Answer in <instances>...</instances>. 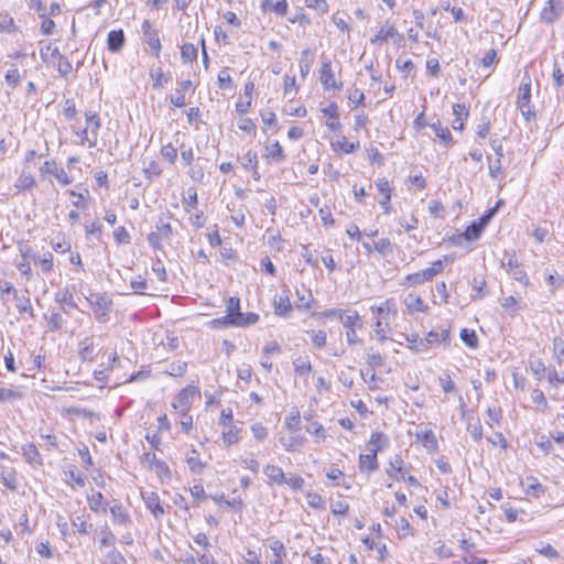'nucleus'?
Here are the masks:
<instances>
[{
  "instance_id": "13d9d810",
  "label": "nucleus",
  "mask_w": 564,
  "mask_h": 564,
  "mask_svg": "<svg viewBox=\"0 0 564 564\" xmlns=\"http://www.w3.org/2000/svg\"><path fill=\"white\" fill-rule=\"evenodd\" d=\"M72 525L76 528L77 532L80 534H87L91 524L88 523L84 516H76L72 519Z\"/></svg>"
},
{
  "instance_id": "f3484780",
  "label": "nucleus",
  "mask_w": 564,
  "mask_h": 564,
  "mask_svg": "<svg viewBox=\"0 0 564 564\" xmlns=\"http://www.w3.org/2000/svg\"><path fill=\"white\" fill-rule=\"evenodd\" d=\"M376 453L369 452L368 454L359 455V469L364 474H371L379 468V462Z\"/></svg>"
},
{
  "instance_id": "603ef678",
  "label": "nucleus",
  "mask_w": 564,
  "mask_h": 564,
  "mask_svg": "<svg viewBox=\"0 0 564 564\" xmlns=\"http://www.w3.org/2000/svg\"><path fill=\"white\" fill-rule=\"evenodd\" d=\"M508 273L513 280L518 281L523 286L530 285V280L528 278L525 270L522 268V265L509 271Z\"/></svg>"
},
{
  "instance_id": "338daca9",
  "label": "nucleus",
  "mask_w": 564,
  "mask_h": 564,
  "mask_svg": "<svg viewBox=\"0 0 564 564\" xmlns=\"http://www.w3.org/2000/svg\"><path fill=\"white\" fill-rule=\"evenodd\" d=\"M553 351L558 364L564 362V339L555 337L553 339Z\"/></svg>"
},
{
  "instance_id": "0e129e2a",
  "label": "nucleus",
  "mask_w": 564,
  "mask_h": 564,
  "mask_svg": "<svg viewBox=\"0 0 564 564\" xmlns=\"http://www.w3.org/2000/svg\"><path fill=\"white\" fill-rule=\"evenodd\" d=\"M259 321V315L256 313H242L241 318L236 322V327H247L254 325Z\"/></svg>"
},
{
  "instance_id": "9d476101",
  "label": "nucleus",
  "mask_w": 564,
  "mask_h": 564,
  "mask_svg": "<svg viewBox=\"0 0 564 564\" xmlns=\"http://www.w3.org/2000/svg\"><path fill=\"white\" fill-rule=\"evenodd\" d=\"M490 147L495 152V160L489 159V175L492 178H498L502 173L501 160L503 158V149L502 143L498 139H494L490 141Z\"/></svg>"
},
{
  "instance_id": "4468645a",
  "label": "nucleus",
  "mask_w": 564,
  "mask_h": 564,
  "mask_svg": "<svg viewBox=\"0 0 564 564\" xmlns=\"http://www.w3.org/2000/svg\"><path fill=\"white\" fill-rule=\"evenodd\" d=\"M112 522L117 525H127L131 522L128 510L118 500L113 501V505L109 508Z\"/></svg>"
},
{
  "instance_id": "7ed1b4c3",
  "label": "nucleus",
  "mask_w": 564,
  "mask_h": 564,
  "mask_svg": "<svg viewBox=\"0 0 564 564\" xmlns=\"http://www.w3.org/2000/svg\"><path fill=\"white\" fill-rule=\"evenodd\" d=\"M443 269H444V261L436 260L432 263V265L430 268L417 271L415 273L408 274L405 276V281L410 285L422 284L425 281L432 280L435 275L441 273L443 271Z\"/></svg>"
},
{
  "instance_id": "39448f33",
  "label": "nucleus",
  "mask_w": 564,
  "mask_h": 564,
  "mask_svg": "<svg viewBox=\"0 0 564 564\" xmlns=\"http://www.w3.org/2000/svg\"><path fill=\"white\" fill-rule=\"evenodd\" d=\"M449 339V330L442 329L441 332L431 330L426 338L420 339L417 345L409 346L415 352L426 351L431 346L446 343Z\"/></svg>"
},
{
  "instance_id": "de8ad7c7",
  "label": "nucleus",
  "mask_w": 564,
  "mask_h": 564,
  "mask_svg": "<svg viewBox=\"0 0 564 564\" xmlns=\"http://www.w3.org/2000/svg\"><path fill=\"white\" fill-rule=\"evenodd\" d=\"M181 57L183 62H192L197 58V48L192 43H185L181 47Z\"/></svg>"
},
{
  "instance_id": "052dcab7",
  "label": "nucleus",
  "mask_w": 564,
  "mask_h": 564,
  "mask_svg": "<svg viewBox=\"0 0 564 564\" xmlns=\"http://www.w3.org/2000/svg\"><path fill=\"white\" fill-rule=\"evenodd\" d=\"M367 364L372 369L380 368L383 366V358L380 352L369 349L367 352Z\"/></svg>"
},
{
  "instance_id": "3c124183",
  "label": "nucleus",
  "mask_w": 564,
  "mask_h": 564,
  "mask_svg": "<svg viewBox=\"0 0 564 564\" xmlns=\"http://www.w3.org/2000/svg\"><path fill=\"white\" fill-rule=\"evenodd\" d=\"M106 564H126V558L120 551L112 547L105 555Z\"/></svg>"
},
{
  "instance_id": "774afa93",
  "label": "nucleus",
  "mask_w": 564,
  "mask_h": 564,
  "mask_svg": "<svg viewBox=\"0 0 564 564\" xmlns=\"http://www.w3.org/2000/svg\"><path fill=\"white\" fill-rule=\"evenodd\" d=\"M552 79L556 87H564V68L557 63L553 64Z\"/></svg>"
},
{
  "instance_id": "e433bc0d",
  "label": "nucleus",
  "mask_w": 564,
  "mask_h": 564,
  "mask_svg": "<svg viewBox=\"0 0 564 564\" xmlns=\"http://www.w3.org/2000/svg\"><path fill=\"white\" fill-rule=\"evenodd\" d=\"M223 440L227 446L239 442V429L232 424H229L223 430Z\"/></svg>"
},
{
  "instance_id": "8fccbe9b",
  "label": "nucleus",
  "mask_w": 564,
  "mask_h": 564,
  "mask_svg": "<svg viewBox=\"0 0 564 564\" xmlns=\"http://www.w3.org/2000/svg\"><path fill=\"white\" fill-rule=\"evenodd\" d=\"M150 76L153 80L154 88H162L169 82V78L164 75L161 67L151 69Z\"/></svg>"
},
{
  "instance_id": "dca6fc26",
  "label": "nucleus",
  "mask_w": 564,
  "mask_h": 564,
  "mask_svg": "<svg viewBox=\"0 0 564 564\" xmlns=\"http://www.w3.org/2000/svg\"><path fill=\"white\" fill-rule=\"evenodd\" d=\"M242 312L240 311V300L236 296H230L226 303V315L231 326L236 327V322L241 318Z\"/></svg>"
},
{
  "instance_id": "a19ab883",
  "label": "nucleus",
  "mask_w": 564,
  "mask_h": 564,
  "mask_svg": "<svg viewBox=\"0 0 564 564\" xmlns=\"http://www.w3.org/2000/svg\"><path fill=\"white\" fill-rule=\"evenodd\" d=\"M36 184L35 182V178L33 175L31 174H25V173H22L17 182H15V187L19 189V191H29L31 189L32 187H34Z\"/></svg>"
},
{
  "instance_id": "6e6d98bb",
  "label": "nucleus",
  "mask_w": 564,
  "mask_h": 564,
  "mask_svg": "<svg viewBox=\"0 0 564 564\" xmlns=\"http://www.w3.org/2000/svg\"><path fill=\"white\" fill-rule=\"evenodd\" d=\"M314 347L322 349L326 345V333L324 330H308Z\"/></svg>"
},
{
  "instance_id": "ddd939ff",
  "label": "nucleus",
  "mask_w": 564,
  "mask_h": 564,
  "mask_svg": "<svg viewBox=\"0 0 564 564\" xmlns=\"http://www.w3.org/2000/svg\"><path fill=\"white\" fill-rule=\"evenodd\" d=\"M54 300L56 303L62 305V310L66 314L70 313V308H77V304L74 301L73 292L68 286L59 289L54 294Z\"/></svg>"
},
{
  "instance_id": "aec40b11",
  "label": "nucleus",
  "mask_w": 564,
  "mask_h": 564,
  "mask_svg": "<svg viewBox=\"0 0 564 564\" xmlns=\"http://www.w3.org/2000/svg\"><path fill=\"white\" fill-rule=\"evenodd\" d=\"M95 345L93 337H85L78 343V357L82 361H94Z\"/></svg>"
},
{
  "instance_id": "5701e85b",
  "label": "nucleus",
  "mask_w": 564,
  "mask_h": 564,
  "mask_svg": "<svg viewBox=\"0 0 564 564\" xmlns=\"http://www.w3.org/2000/svg\"><path fill=\"white\" fill-rule=\"evenodd\" d=\"M429 127L435 132L436 137L445 147H449L453 143L452 133L447 127H443L440 119L431 122Z\"/></svg>"
},
{
  "instance_id": "7c9ffc66",
  "label": "nucleus",
  "mask_w": 564,
  "mask_h": 564,
  "mask_svg": "<svg viewBox=\"0 0 564 564\" xmlns=\"http://www.w3.org/2000/svg\"><path fill=\"white\" fill-rule=\"evenodd\" d=\"M264 475L270 482L283 485L285 482V474L281 467L269 464L263 468Z\"/></svg>"
},
{
  "instance_id": "bf43d9fd",
  "label": "nucleus",
  "mask_w": 564,
  "mask_h": 564,
  "mask_svg": "<svg viewBox=\"0 0 564 564\" xmlns=\"http://www.w3.org/2000/svg\"><path fill=\"white\" fill-rule=\"evenodd\" d=\"M47 321V327L52 332H57L61 329L64 318L59 313H52L50 316L45 317Z\"/></svg>"
},
{
  "instance_id": "f704fd0d",
  "label": "nucleus",
  "mask_w": 564,
  "mask_h": 564,
  "mask_svg": "<svg viewBox=\"0 0 564 564\" xmlns=\"http://www.w3.org/2000/svg\"><path fill=\"white\" fill-rule=\"evenodd\" d=\"M86 117V128L88 129L90 135L97 139L98 130L100 129V119L96 112L87 111L85 113Z\"/></svg>"
},
{
  "instance_id": "c03bdc74",
  "label": "nucleus",
  "mask_w": 564,
  "mask_h": 564,
  "mask_svg": "<svg viewBox=\"0 0 564 564\" xmlns=\"http://www.w3.org/2000/svg\"><path fill=\"white\" fill-rule=\"evenodd\" d=\"M501 265H502V268L506 269L507 272H509L513 269H517L521 264L519 263L514 251H512V252L505 251V254L501 259Z\"/></svg>"
},
{
  "instance_id": "72a5a7b5",
  "label": "nucleus",
  "mask_w": 564,
  "mask_h": 564,
  "mask_svg": "<svg viewBox=\"0 0 564 564\" xmlns=\"http://www.w3.org/2000/svg\"><path fill=\"white\" fill-rule=\"evenodd\" d=\"M186 463L194 474H199L205 468V464L200 460L199 453L195 448L187 455Z\"/></svg>"
},
{
  "instance_id": "f257e3e1",
  "label": "nucleus",
  "mask_w": 564,
  "mask_h": 564,
  "mask_svg": "<svg viewBox=\"0 0 564 564\" xmlns=\"http://www.w3.org/2000/svg\"><path fill=\"white\" fill-rule=\"evenodd\" d=\"M531 77L529 73L525 72L522 77L521 85L519 86L516 101L517 108L520 110L527 122L531 121L536 116L531 105Z\"/></svg>"
},
{
  "instance_id": "79ce46f5",
  "label": "nucleus",
  "mask_w": 564,
  "mask_h": 564,
  "mask_svg": "<svg viewBox=\"0 0 564 564\" xmlns=\"http://www.w3.org/2000/svg\"><path fill=\"white\" fill-rule=\"evenodd\" d=\"M460 339L469 348H477L478 347V337H477V335H476L474 329L463 328L460 330Z\"/></svg>"
},
{
  "instance_id": "4c0bfd02",
  "label": "nucleus",
  "mask_w": 564,
  "mask_h": 564,
  "mask_svg": "<svg viewBox=\"0 0 564 564\" xmlns=\"http://www.w3.org/2000/svg\"><path fill=\"white\" fill-rule=\"evenodd\" d=\"M405 304L410 312H425L427 310V305H425V303L419 295L410 294L405 299Z\"/></svg>"
},
{
  "instance_id": "c85d7f7f",
  "label": "nucleus",
  "mask_w": 564,
  "mask_h": 564,
  "mask_svg": "<svg viewBox=\"0 0 564 564\" xmlns=\"http://www.w3.org/2000/svg\"><path fill=\"white\" fill-rule=\"evenodd\" d=\"M87 501L89 508L94 512H101L105 513L107 511L108 503L104 499V496L99 491H93L90 495L87 496Z\"/></svg>"
},
{
  "instance_id": "412c9836",
  "label": "nucleus",
  "mask_w": 564,
  "mask_h": 564,
  "mask_svg": "<svg viewBox=\"0 0 564 564\" xmlns=\"http://www.w3.org/2000/svg\"><path fill=\"white\" fill-rule=\"evenodd\" d=\"M389 445V437L382 432H375L371 434L370 440L367 444L369 452L378 454Z\"/></svg>"
},
{
  "instance_id": "a18cd8bd",
  "label": "nucleus",
  "mask_w": 564,
  "mask_h": 564,
  "mask_svg": "<svg viewBox=\"0 0 564 564\" xmlns=\"http://www.w3.org/2000/svg\"><path fill=\"white\" fill-rule=\"evenodd\" d=\"M267 156L271 158L275 162H282L285 159L283 149L278 141H275L272 145L267 147Z\"/></svg>"
},
{
  "instance_id": "423d86ee",
  "label": "nucleus",
  "mask_w": 564,
  "mask_h": 564,
  "mask_svg": "<svg viewBox=\"0 0 564 564\" xmlns=\"http://www.w3.org/2000/svg\"><path fill=\"white\" fill-rule=\"evenodd\" d=\"M90 303L95 317L100 323H106L109 319V313L111 310V301L108 300L106 294H97L95 300L87 299Z\"/></svg>"
},
{
  "instance_id": "cd10ccee",
  "label": "nucleus",
  "mask_w": 564,
  "mask_h": 564,
  "mask_svg": "<svg viewBox=\"0 0 564 564\" xmlns=\"http://www.w3.org/2000/svg\"><path fill=\"white\" fill-rule=\"evenodd\" d=\"M315 53L311 48H305L301 53L299 62L300 73L305 78L311 72L312 64L314 63Z\"/></svg>"
},
{
  "instance_id": "680f3d73",
  "label": "nucleus",
  "mask_w": 564,
  "mask_h": 564,
  "mask_svg": "<svg viewBox=\"0 0 564 564\" xmlns=\"http://www.w3.org/2000/svg\"><path fill=\"white\" fill-rule=\"evenodd\" d=\"M35 263H39L42 271L45 273L52 272L54 268L53 263V254L51 252H47L42 258L39 256L37 260L34 261Z\"/></svg>"
},
{
  "instance_id": "473e14b6",
  "label": "nucleus",
  "mask_w": 564,
  "mask_h": 564,
  "mask_svg": "<svg viewBox=\"0 0 564 564\" xmlns=\"http://www.w3.org/2000/svg\"><path fill=\"white\" fill-rule=\"evenodd\" d=\"M23 393L17 387L0 386V403L10 402L17 399H22Z\"/></svg>"
},
{
  "instance_id": "f8f14e48",
  "label": "nucleus",
  "mask_w": 564,
  "mask_h": 564,
  "mask_svg": "<svg viewBox=\"0 0 564 564\" xmlns=\"http://www.w3.org/2000/svg\"><path fill=\"white\" fill-rule=\"evenodd\" d=\"M187 91H189L192 95L195 91L192 82L189 79L178 82V87L175 95H172L170 98L172 105L177 108L184 107L186 105L185 93Z\"/></svg>"
},
{
  "instance_id": "c9c22d12",
  "label": "nucleus",
  "mask_w": 564,
  "mask_h": 564,
  "mask_svg": "<svg viewBox=\"0 0 564 564\" xmlns=\"http://www.w3.org/2000/svg\"><path fill=\"white\" fill-rule=\"evenodd\" d=\"M294 371L297 376L308 377L312 372V365L307 357H299L293 361Z\"/></svg>"
},
{
  "instance_id": "e2e57ef3",
  "label": "nucleus",
  "mask_w": 564,
  "mask_h": 564,
  "mask_svg": "<svg viewBox=\"0 0 564 564\" xmlns=\"http://www.w3.org/2000/svg\"><path fill=\"white\" fill-rule=\"evenodd\" d=\"M373 248L382 256H387L393 251L392 243L388 238L377 240Z\"/></svg>"
},
{
  "instance_id": "9b49d317",
  "label": "nucleus",
  "mask_w": 564,
  "mask_h": 564,
  "mask_svg": "<svg viewBox=\"0 0 564 564\" xmlns=\"http://www.w3.org/2000/svg\"><path fill=\"white\" fill-rule=\"evenodd\" d=\"M319 79L324 89H339L341 84H337L335 80V74L332 68V62L329 59L324 61L321 66Z\"/></svg>"
},
{
  "instance_id": "c756f323",
  "label": "nucleus",
  "mask_w": 564,
  "mask_h": 564,
  "mask_svg": "<svg viewBox=\"0 0 564 564\" xmlns=\"http://www.w3.org/2000/svg\"><path fill=\"white\" fill-rule=\"evenodd\" d=\"M292 311L291 301L288 293H282L279 299L274 301V313L278 316L286 317Z\"/></svg>"
},
{
  "instance_id": "37998d69",
  "label": "nucleus",
  "mask_w": 564,
  "mask_h": 564,
  "mask_svg": "<svg viewBox=\"0 0 564 564\" xmlns=\"http://www.w3.org/2000/svg\"><path fill=\"white\" fill-rule=\"evenodd\" d=\"M416 438L422 442L424 447L429 449H435L437 442L434 433L432 431H424L422 433L416 434Z\"/></svg>"
},
{
  "instance_id": "69168bd1",
  "label": "nucleus",
  "mask_w": 564,
  "mask_h": 564,
  "mask_svg": "<svg viewBox=\"0 0 564 564\" xmlns=\"http://www.w3.org/2000/svg\"><path fill=\"white\" fill-rule=\"evenodd\" d=\"M438 381L445 393H452L456 391V384L452 380L448 372H444L442 376H440Z\"/></svg>"
},
{
  "instance_id": "6ab92c4d",
  "label": "nucleus",
  "mask_w": 564,
  "mask_h": 564,
  "mask_svg": "<svg viewBox=\"0 0 564 564\" xmlns=\"http://www.w3.org/2000/svg\"><path fill=\"white\" fill-rule=\"evenodd\" d=\"M126 43L124 33L122 30H112L107 36V47L112 53H118L122 50Z\"/></svg>"
},
{
  "instance_id": "4d7b16f0",
  "label": "nucleus",
  "mask_w": 564,
  "mask_h": 564,
  "mask_svg": "<svg viewBox=\"0 0 564 564\" xmlns=\"http://www.w3.org/2000/svg\"><path fill=\"white\" fill-rule=\"evenodd\" d=\"M485 285H486V282L484 279H477V278L474 279V284H473L474 293L471 294L473 301L484 299L487 295V292L484 290Z\"/></svg>"
},
{
  "instance_id": "20e7f679",
  "label": "nucleus",
  "mask_w": 564,
  "mask_h": 564,
  "mask_svg": "<svg viewBox=\"0 0 564 564\" xmlns=\"http://www.w3.org/2000/svg\"><path fill=\"white\" fill-rule=\"evenodd\" d=\"M387 474L390 478L394 480H404L413 486L420 485L419 480L414 476L408 475V473L403 469V459L401 458L400 455H395L393 458L389 460Z\"/></svg>"
},
{
  "instance_id": "a878e982",
  "label": "nucleus",
  "mask_w": 564,
  "mask_h": 564,
  "mask_svg": "<svg viewBox=\"0 0 564 564\" xmlns=\"http://www.w3.org/2000/svg\"><path fill=\"white\" fill-rule=\"evenodd\" d=\"M453 113L455 119L453 120L452 128L462 131L464 129V119L469 115L468 108L464 104H455L453 106Z\"/></svg>"
},
{
  "instance_id": "f03ea898",
  "label": "nucleus",
  "mask_w": 564,
  "mask_h": 564,
  "mask_svg": "<svg viewBox=\"0 0 564 564\" xmlns=\"http://www.w3.org/2000/svg\"><path fill=\"white\" fill-rule=\"evenodd\" d=\"M340 322L346 328V339L348 345H355L360 343V338L357 335L356 329L361 328V318L358 312L340 313Z\"/></svg>"
},
{
  "instance_id": "6e6552de",
  "label": "nucleus",
  "mask_w": 564,
  "mask_h": 564,
  "mask_svg": "<svg viewBox=\"0 0 564 564\" xmlns=\"http://www.w3.org/2000/svg\"><path fill=\"white\" fill-rule=\"evenodd\" d=\"M40 172L42 175H53L62 185H69L73 182V177H70L67 172L63 167H59L53 160L45 161L40 167Z\"/></svg>"
},
{
  "instance_id": "5fc2aeb1",
  "label": "nucleus",
  "mask_w": 564,
  "mask_h": 564,
  "mask_svg": "<svg viewBox=\"0 0 564 564\" xmlns=\"http://www.w3.org/2000/svg\"><path fill=\"white\" fill-rule=\"evenodd\" d=\"M1 481L10 490H15L18 487V480L13 470H2Z\"/></svg>"
},
{
  "instance_id": "2eb2a0df",
  "label": "nucleus",
  "mask_w": 564,
  "mask_h": 564,
  "mask_svg": "<svg viewBox=\"0 0 564 564\" xmlns=\"http://www.w3.org/2000/svg\"><path fill=\"white\" fill-rule=\"evenodd\" d=\"M143 501L151 513L156 518H161L165 514V509L161 505L160 497L156 492L142 494Z\"/></svg>"
},
{
  "instance_id": "4be33fe9",
  "label": "nucleus",
  "mask_w": 564,
  "mask_h": 564,
  "mask_svg": "<svg viewBox=\"0 0 564 564\" xmlns=\"http://www.w3.org/2000/svg\"><path fill=\"white\" fill-rule=\"evenodd\" d=\"M521 487L527 495L534 498H539L544 494L542 484L534 477H527L521 480Z\"/></svg>"
},
{
  "instance_id": "bb28decb",
  "label": "nucleus",
  "mask_w": 564,
  "mask_h": 564,
  "mask_svg": "<svg viewBox=\"0 0 564 564\" xmlns=\"http://www.w3.org/2000/svg\"><path fill=\"white\" fill-rule=\"evenodd\" d=\"M22 454L25 460L32 466H41L42 457L37 447L33 443H29L22 446Z\"/></svg>"
},
{
  "instance_id": "58836bf2",
  "label": "nucleus",
  "mask_w": 564,
  "mask_h": 564,
  "mask_svg": "<svg viewBox=\"0 0 564 564\" xmlns=\"http://www.w3.org/2000/svg\"><path fill=\"white\" fill-rule=\"evenodd\" d=\"M100 545L104 547H113L116 543V535L112 533L110 528L105 524L99 530Z\"/></svg>"
},
{
  "instance_id": "393cba45",
  "label": "nucleus",
  "mask_w": 564,
  "mask_h": 564,
  "mask_svg": "<svg viewBox=\"0 0 564 564\" xmlns=\"http://www.w3.org/2000/svg\"><path fill=\"white\" fill-rule=\"evenodd\" d=\"M194 392L188 389H183L178 392L173 402V408L181 414L188 412L189 410V398L193 397Z\"/></svg>"
},
{
  "instance_id": "2f4dec72",
  "label": "nucleus",
  "mask_w": 564,
  "mask_h": 564,
  "mask_svg": "<svg viewBox=\"0 0 564 564\" xmlns=\"http://www.w3.org/2000/svg\"><path fill=\"white\" fill-rule=\"evenodd\" d=\"M261 7L263 11H273L279 17H284L288 11L286 0H262Z\"/></svg>"
},
{
  "instance_id": "09e8293b",
  "label": "nucleus",
  "mask_w": 564,
  "mask_h": 564,
  "mask_svg": "<svg viewBox=\"0 0 564 564\" xmlns=\"http://www.w3.org/2000/svg\"><path fill=\"white\" fill-rule=\"evenodd\" d=\"M467 432L470 434L475 442H480L482 438V426L480 421L478 419L475 421H469L467 424Z\"/></svg>"
},
{
  "instance_id": "49530a36",
  "label": "nucleus",
  "mask_w": 564,
  "mask_h": 564,
  "mask_svg": "<svg viewBox=\"0 0 564 564\" xmlns=\"http://www.w3.org/2000/svg\"><path fill=\"white\" fill-rule=\"evenodd\" d=\"M307 505L316 510H324L326 508V503L324 498L316 492H308L306 496Z\"/></svg>"
},
{
  "instance_id": "864d4df0",
  "label": "nucleus",
  "mask_w": 564,
  "mask_h": 564,
  "mask_svg": "<svg viewBox=\"0 0 564 564\" xmlns=\"http://www.w3.org/2000/svg\"><path fill=\"white\" fill-rule=\"evenodd\" d=\"M285 427L289 432H300L301 431V419L300 413L296 411L295 413L285 417L284 421Z\"/></svg>"
},
{
  "instance_id": "b1692460",
  "label": "nucleus",
  "mask_w": 564,
  "mask_h": 564,
  "mask_svg": "<svg viewBox=\"0 0 564 564\" xmlns=\"http://www.w3.org/2000/svg\"><path fill=\"white\" fill-rule=\"evenodd\" d=\"M484 230V228L481 227V225H479L477 221H473L465 230L463 234L458 235L457 237H454L452 239V242L457 245L459 243V240L462 238L468 240V241H471V240H476L479 238L481 231Z\"/></svg>"
},
{
  "instance_id": "a211bd4d",
  "label": "nucleus",
  "mask_w": 564,
  "mask_h": 564,
  "mask_svg": "<svg viewBox=\"0 0 564 564\" xmlns=\"http://www.w3.org/2000/svg\"><path fill=\"white\" fill-rule=\"evenodd\" d=\"M323 115L328 118L326 126L329 130L336 131L340 128L338 106L336 102H330L327 107L321 109Z\"/></svg>"
},
{
  "instance_id": "1a4fd4ad",
  "label": "nucleus",
  "mask_w": 564,
  "mask_h": 564,
  "mask_svg": "<svg viewBox=\"0 0 564 564\" xmlns=\"http://www.w3.org/2000/svg\"><path fill=\"white\" fill-rule=\"evenodd\" d=\"M279 442L286 452H295L304 446L306 437L300 432L280 433Z\"/></svg>"
},
{
  "instance_id": "ea45409f",
  "label": "nucleus",
  "mask_w": 564,
  "mask_h": 564,
  "mask_svg": "<svg viewBox=\"0 0 564 564\" xmlns=\"http://www.w3.org/2000/svg\"><path fill=\"white\" fill-rule=\"evenodd\" d=\"M334 147L335 150H339L346 154H349L359 149V141L349 142L346 137H343L341 139L337 140Z\"/></svg>"
},
{
  "instance_id": "0eeeda50",
  "label": "nucleus",
  "mask_w": 564,
  "mask_h": 564,
  "mask_svg": "<svg viewBox=\"0 0 564 564\" xmlns=\"http://www.w3.org/2000/svg\"><path fill=\"white\" fill-rule=\"evenodd\" d=\"M564 13V0H547L541 10L540 19L545 23H553Z\"/></svg>"
}]
</instances>
